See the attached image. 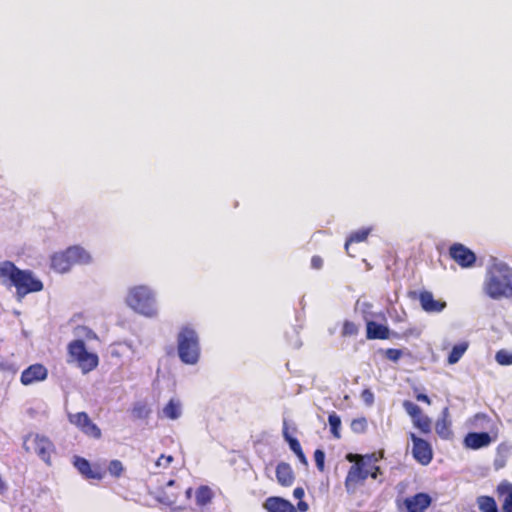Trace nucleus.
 <instances>
[{"label": "nucleus", "mask_w": 512, "mask_h": 512, "mask_svg": "<svg viewBox=\"0 0 512 512\" xmlns=\"http://www.w3.org/2000/svg\"><path fill=\"white\" fill-rule=\"evenodd\" d=\"M69 422L76 426L82 433L93 439H100L101 429L90 419L86 412H77L68 415Z\"/></svg>", "instance_id": "9b49d317"}, {"label": "nucleus", "mask_w": 512, "mask_h": 512, "mask_svg": "<svg viewBox=\"0 0 512 512\" xmlns=\"http://www.w3.org/2000/svg\"><path fill=\"white\" fill-rule=\"evenodd\" d=\"M361 397L367 405H372L374 402V394L370 389H364L361 393Z\"/></svg>", "instance_id": "79ce46f5"}, {"label": "nucleus", "mask_w": 512, "mask_h": 512, "mask_svg": "<svg viewBox=\"0 0 512 512\" xmlns=\"http://www.w3.org/2000/svg\"><path fill=\"white\" fill-rule=\"evenodd\" d=\"M450 413L449 408L445 407L440 417L437 419L435 423V430L438 436L442 439H450L453 436V431L451 429V421L449 419Z\"/></svg>", "instance_id": "6ab92c4d"}, {"label": "nucleus", "mask_w": 512, "mask_h": 512, "mask_svg": "<svg viewBox=\"0 0 512 512\" xmlns=\"http://www.w3.org/2000/svg\"><path fill=\"white\" fill-rule=\"evenodd\" d=\"M368 468V476L372 479H377L380 475H382L381 468L375 464V462H370Z\"/></svg>", "instance_id": "a19ab883"}, {"label": "nucleus", "mask_w": 512, "mask_h": 512, "mask_svg": "<svg viewBox=\"0 0 512 512\" xmlns=\"http://www.w3.org/2000/svg\"><path fill=\"white\" fill-rule=\"evenodd\" d=\"M107 469H108L109 474L115 478L121 477V475L124 472V466H123L122 462L117 459L110 461Z\"/></svg>", "instance_id": "473e14b6"}, {"label": "nucleus", "mask_w": 512, "mask_h": 512, "mask_svg": "<svg viewBox=\"0 0 512 512\" xmlns=\"http://www.w3.org/2000/svg\"><path fill=\"white\" fill-rule=\"evenodd\" d=\"M449 256L455 261L461 268H471L476 263L475 253L461 243H453L449 247Z\"/></svg>", "instance_id": "f8f14e48"}, {"label": "nucleus", "mask_w": 512, "mask_h": 512, "mask_svg": "<svg viewBox=\"0 0 512 512\" xmlns=\"http://www.w3.org/2000/svg\"><path fill=\"white\" fill-rule=\"evenodd\" d=\"M70 362H75L84 374L93 371L99 364L96 353L89 352L83 340L71 341L67 346Z\"/></svg>", "instance_id": "423d86ee"}, {"label": "nucleus", "mask_w": 512, "mask_h": 512, "mask_svg": "<svg viewBox=\"0 0 512 512\" xmlns=\"http://www.w3.org/2000/svg\"><path fill=\"white\" fill-rule=\"evenodd\" d=\"M367 428V421L365 418L354 419L351 422V429L356 433H363Z\"/></svg>", "instance_id": "e433bc0d"}, {"label": "nucleus", "mask_w": 512, "mask_h": 512, "mask_svg": "<svg viewBox=\"0 0 512 512\" xmlns=\"http://www.w3.org/2000/svg\"><path fill=\"white\" fill-rule=\"evenodd\" d=\"M174 461V458L172 455H165V454H162L159 456V458L156 460L155 462V465L156 467H160V468H168L171 463Z\"/></svg>", "instance_id": "58836bf2"}, {"label": "nucleus", "mask_w": 512, "mask_h": 512, "mask_svg": "<svg viewBox=\"0 0 512 512\" xmlns=\"http://www.w3.org/2000/svg\"><path fill=\"white\" fill-rule=\"evenodd\" d=\"M296 509H297V511L299 510L300 512H306L309 509V505H308L307 502L300 500L298 502V504H297V508Z\"/></svg>", "instance_id": "49530a36"}, {"label": "nucleus", "mask_w": 512, "mask_h": 512, "mask_svg": "<svg viewBox=\"0 0 512 512\" xmlns=\"http://www.w3.org/2000/svg\"><path fill=\"white\" fill-rule=\"evenodd\" d=\"M193 489L191 487L187 488L185 491V495L187 499H190L192 497Z\"/></svg>", "instance_id": "09e8293b"}, {"label": "nucleus", "mask_w": 512, "mask_h": 512, "mask_svg": "<svg viewBox=\"0 0 512 512\" xmlns=\"http://www.w3.org/2000/svg\"><path fill=\"white\" fill-rule=\"evenodd\" d=\"M164 416L175 420L181 415V404L179 401L171 399L163 408Z\"/></svg>", "instance_id": "bb28decb"}, {"label": "nucleus", "mask_w": 512, "mask_h": 512, "mask_svg": "<svg viewBox=\"0 0 512 512\" xmlns=\"http://www.w3.org/2000/svg\"><path fill=\"white\" fill-rule=\"evenodd\" d=\"M328 423L330 426L331 434L334 438L339 439L341 437L340 429H341V419L340 417L335 413L332 412L328 416Z\"/></svg>", "instance_id": "7c9ffc66"}, {"label": "nucleus", "mask_w": 512, "mask_h": 512, "mask_svg": "<svg viewBox=\"0 0 512 512\" xmlns=\"http://www.w3.org/2000/svg\"><path fill=\"white\" fill-rule=\"evenodd\" d=\"M385 357L388 360L397 362L403 355V351L396 348H388L384 351Z\"/></svg>", "instance_id": "4c0bfd02"}, {"label": "nucleus", "mask_w": 512, "mask_h": 512, "mask_svg": "<svg viewBox=\"0 0 512 512\" xmlns=\"http://www.w3.org/2000/svg\"><path fill=\"white\" fill-rule=\"evenodd\" d=\"M48 376L47 368L40 363L32 364L27 367L20 376V382L25 385H31L36 382L43 381Z\"/></svg>", "instance_id": "2eb2a0df"}, {"label": "nucleus", "mask_w": 512, "mask_h": 512, "mask_svg": "<svg viewBox=\"0 0 512 512\" xmlns=\"http://www.w3.org/2000/svg\"><path fill=\"white\" fill-rule=\"evenodd\" d=\"M468 346V342L466 341L454 345L448 355L447 362L449 364L457 363L467 351Z\"/></svg>", "instance_id": "a878e982"}, {"label": "nucleus", "mask_w": 512, "mask_h": 512, "mask_svg": "<svg viewBox=\"0 0 512 512\" xmlns=\"http://www.w3.org/2000/svg\"><path fill=\"white\" fill-rule=\"evenodd\" d=\"M495 360L499 365L502 366L512 365V352L501 349L496 352Z\"/></svg>", "instance_id": "2f4dec72"}, {"label": "nucleus", "mask_w": 512, "mask_h": 512, "mask_svg": "<svg viewBox=\"0 0 512 512\" xmlns=\"http://www.w3.org/2000/svg\"><path fill=\"white\" fill-rule=\"evenodd\" d=\"M421 308L427 313H439L443 311L447 303L443 300H436L432 292L423 290L418 294Z\"/></svg>", "instance_id": "dca6fc26"}, {"label": "nucleus", "mask_w": 512, "mask_h": 512, "mask_svg": "<svg viewBox=\"0 0 512 512\" xmlns=\"http://www.w3.org/2000/svg\"><path fill=\"white\" fill-rule=\"evenodd\" d=\"M314 460H315L317 469L320 472H324V470H325V453H324V451L321 449H316L314 452Z\"/></svg>", "instance_id": "c9c22d12"}, {"label": "nucleus", "mask_w": 512, "mask_h": 512, "mask_svg": "<svg viewBox=\"0 0 512 512\" xmlns=\"http://www.w3.org/2000/svg\"><path fill=\"white\" fill-rule=\"evenodd\" d=\"M175 485L174 480H169L166 484V488L159 494V501L165 505L173 506L177 503L178 492H169L168 489Z\"/></svg>", "instance_id": "b1692460"}, {"label": "nucleus", "mask_w": 512, "mask_h": 512, "mask_svg": "<svg viewBox=\"0 0 512 512\" xmlns=\"http://www.w3.org/2000/svg\"><path fill=\"white\" fill-rule=\"evenodd\" d=\"M282 434H283L284 439L288 442L290 449L294 453L300 452V450H302L300 442L296 438H294L290 435L288 423L286 420H284V422H283Z\"/></svg>", "instance_id": "c85d7f7f"}, {"label": "nucleus", "mask_w": 512, "mask_h": 512, "mask_svg": "<svg viewBox=\"0 0 512 512\" xmlns=\"http://www.w3.org/2000/svg\"><path fill=\"white\" fill-rule=\"evenodd\" d=\"M295 455L297 456L298 460L304 464V465H308V461H307V458L303 452V450H300V452H295Z\"/></svg>", "instance_id": "de8ad7c7"}, {"label": "nucleus", "mask_w": 512, "mask_h": 512, "mask_svg": "<svg viewBox=\"0 0 512 512\" xmlns=\"http://www.w3.org/2000/svg\"><path fill=\"white\" fill-rule=\"evenodd\" d=\"M477 504L481 512H499L496 501L491 496H479Z\"/></svg>", "instance_id": "cd10ccee"}, {"label": "nucleus", "mask_w": 512, "mask_h": 512, "mask_svg": "<svg viewBox=\"0 0 512 512\" xmlns=\"http://www.w3.org/2000/svg\"><path fill=\"white\" fill-rule=\"evenodd\" d=\"M493 439L487 432H470L463 440V444L466 448L472 450H478L489 446Z\"/></svg>", "instance_id": "f3484780"}, {"label": "nucleus", "mask_w": 512, "mask_h": 512, "mask_svg": "<svg viewBox=\"0 0 512 512\" xmlns=\"http://www.w3.org/2000/svg\"><path fill=\"white\" fill-rule=\"evenodd\" d=\"M74 466L86 479L102 480L105 476V470L99 464L92 465L87 459L76 456Z\"/></svg>", "instance_id": "4468645a"}, {"label": "nucleus", "mask_w": 512, "mask_h": 512, "mask_svg": "<svg viewBox=\"0 0 512 512\" xmlns=\"http://www.w3.org/2000/svg\"><path fill=\"white\" fill-rule=\"evenodd\" d=\"M0 283L6 287H15L18 296L39 292L43 283L34 277L32 271L21 270L11 261L0 262Z\"/></svg>", "instance_id": "f257e3e1"}, {"label": "nucleus", "mask_w": 512, "mask_h": 512, "mask_svg": "<svg viewBox=\"0 0 512 512\" xmlns=\"http://www.w3.org/2000/svg\"><path fill=\"white\" fill-rule=\"evenodd\" d=\"M357 333H358V327L354 322L346 320L343 323L342 336L350 337V336L356 335Z\"/></svg>", "instance_id": "f704fd0d"}, {"label": "nucleus", "mask_w": 512, "mask_h": 512, "mask_svg": "<svg viewBox=\"0 0 512 512\" xmlns=\"http://www.w3.org/2000/svg\"><path fill=\"white\" fill-rule=\"evenodd\" d=\"M305 495L304 489L302 487H296L293 491V496L296 499L301 500Z\"/></svg>", "instance_id": "a18cd8bd"}, {"label": "nucleus", "mask_w": 512, "mask_h": 512, "mask_svg": "<svg viewBox=\"0 0 512 512\" xmlns=\"http://www.w3.org/2000/svg\"><path fill=\"white\" fill-rule=\"evenodd\" d=\"M371 461L353 464L346 475L344 485L349 493H354L358 486L363 485L368 478V466Z\"/></svg>", "instance_id": "1a4fd4ad"}, {"label": "nucleus", "mask_w": 512, "mask_h": 512, "mask_svg": "<svg viewBox=\"0 0 512 512\" xmlns=\"http://www.w3.org/2000/svg\"><path fill=\"white\" fill-rule=\"evenodd\" d=\"M390 337L388 326L370 320L366 323V338L369 340H386Z\"/></svg>", "instance_id": "412c9836"}, {"label": "nucleus", "mask_w": 512, "mask_h": 512, "mask_svg": "<svg viewBox=\"0 0 512 512\" xmlns=\"http://www.w3.org/2000/svg\"><path fill=\"white\" fill-rule=\"evenodd\" d=\"M483 290L494 300L512 298V268L505 263H494L487 269Z\"/></svg>", "instance_id": "f03ea898"}, {"label": "nucleus", "mask_w": 512, "mask_h": 512, "mask_svg": "<svg viewBox=\"0 0 512 512\" xmlns=\"http://www.w3.org/2000/svg\"><path fill=\"white\" fill-rule=\"evenodd\" d=\"M409 438L413 443L412 456L415 461L423 466L429 465L434 455L431 444L413 432L409 434Z\"/></svg>", "instance_id": "9d476101"}, {"label": "nucleus", "mask_w": 512, "mask_h": 512, "mask_svg": "<svg viewBox=\"0 0 512 512\" xmlns=\"http://www.w3.org/2000/svg\"><path fill=\"white\" fill-rule=\"evenodd\" d=\"M431 503V496L427 493L420 492L405 498L401 504H398V508L400 510L404 509L405 512H424Z\"/></svg>", "instance_id": "ddd939ff"}, {"label": "nucleus", "mask_w": 512, "mask_h": 512, "mask_svg": "<svg viewBox=\"0 0 512 512\" xmlns=\"http://www.w3.org/2000/svg\"><path fill=\"white\" fill-rule=\"evenodd\" d=\"M500 448H501V446H499L497 448L498 455L494 459V462H493V466H494V468L496 470H500V469L504 468L506 466V463H507V456L504 455V454H500Z\"/></svg>", "instance_id": "ea45409f"}, {"label": "nucleus", "mask_w": 512, "mask_h": 512, "mask_svg": "<svg viewBox=\"0 0 512 512\" xmlns=\"http://www.w3.org/2000/svg\"><path fill=\"white\" fill-rule=\"evenodd\" d=\"M213 491L207 485H201L195 492L196 504L199 507H204L211 503L213 499Z\"/></svg>", "instance_id": "5701e85b"}, {"label": "nucleus", "mask_w": 512, "mask_h": 512, "mask_svg": "<svg viewBox=\"0 0 512 512\" xmlns=\"http://www.w3.org/2000/svg\"><path fill=\"white\" fill-rule=\"evenodd\" d=\"M92 258L88 251L83 247L74 245L64 251L56 252L51 256V268L57 273H66L72 266L86 265Z\"/></svg>", "instance_id": "20e7f679"}, {"label": "nucleus", "mask_w": 512, "mask_h": 512, "mask_svg": "<svg viewBox=\"0 0 512 512\" xmlns=\"http://www.w3.org/2000/svg\"><path fill=\"white\" fill-rule=\"evenodd\" d=\"M276 479L279 485L290 487L295 481L294 471L289 463L280 462L276 466Z\"/></svg>", "instance_id": "aec40b11"}, {"label": "nucleus", "mask_w": 512, "mask_h": 512, "mask_svg": "<svg viewBox=\"0 0 512 512\" xmlns=\"http://www.w3.org/2000/svg\"><path fill=\"white\" fill-rule=\"evenodd\" d=\"M369 233L370 229H361L350 234L345 243V250L349 256L355 257V255L350 252L351 244L365 241Z\"/></svg>", "instance_id": "393cba45"}, {"label": "nucleus", "mask_w": 512, "mask_h": 512, "mask_svg": "<svg viewBox=\"0 0 512 512\" xmlns=\"http://www.w3.org/2000/svg\"><path fill=\"white\" fill-rule=\"evenodd\" d=\"M346 459L349 461V462H354L355 463H364L366 461H377V458L375 457L374 454H370V455H359V454H352V453H349L347 454L346 456Z\"/></svg>", "instance_id": "72a5a7b5"}, {"label": "nucleus", "mask_w": 512, "mask_h": 512, "mask_svg": "<svg viewBox=\"0 0 512 512\" xmlns=\"http://www.w3.org/2000/svg\"><path fill=\"white\" fill-rule=\"evenodd\" d=\"M126 304L135 312L147 317H153L157 314L155 295L145 285L130 288L126 296Z\"/></svg>", "instance_id": "39448f33"}, {"label": "nucleus", "mask_w": 512, "mask_h": 512, "mask_svg": "<svg viewBox=\"0 0 512 512\" xmlns=\"http://www.w3.org/2000/svg\"><path fill=\"white\" fill-rule=\"evenodd\" d=\"M267 512H297L296 507L288 500L279 496H270L263 503Z\"/></svg>", "instance_id": "a211bd4d"}, {"label": "nucleus", "mask_w": 512, "mask_h": 512, "mask_svg": "<svg viewBox=\"0 0 512 512\" xmlns=\"http://www.w3.org/2000/svg\"><path fill=\"white\" fill-rule=\"evenodd\" d=\"M24 448L27 452L33 451L45 463L50 464L54 445L49 438L39 434L29 435L24 440Z\"/></svg>", "instance_id": "0eeeda50"}, {"label": "nucleus", "mask_w": 512, "mask_h": 512, "mask_svg": "<svg viewBox=\"0 0 512 512\" xmlns=\"http://www.w3.org/2000/svg\"><path fill=\"white\" fill-rule=\"evenodd\" d=\"M403 408L411 417L412 423L422 434H430L432 431V420L422 412V409L415 403L405 400Z\"/></svg>", "instance_id": "6e6552de"}, {"label": "nucleus", "mask_w": 512, "mask_h": 512, "mask_svg": "<svg viewBox=\"0 0 512 512\" xmlns=\"http://www.w3.org/2000/svg\"><path fill=\"white\" fill-rule=\"evenodd\" d=\"M177 350L180 360L195 365L200 358L201 348L198 333L190 326L181 327L177 335Z\"/></svg>", "instance_id": "7ed1b4c3"}, {"label": "nucleus", "mask_w": 512, "mask_h": 512, "mask_svg": "<svg viewBox=\"0 0 512 512\" xmlns=\"http://www.w3.org/2000/svg\"><path fill=\"white\" fill-rule=\"evenodd\" d=\"M150 413L151 410L148 405L142 402L135 403L131 410V414L134 419H147Z\"/></svg>", "instance_id": "c756f323"}, {"label": "nucleus", "mask_w": 512, "mask_h": 512, "mask_svg": "<svg viewBox=\"0 0 512 512\" xmlns=\"http://www.w3.org/2000/svg\"><path fill=\"white\" fill-rule=\"evenodd\" d=\"M323 259L318 256V255H314L312 258H311V267L313 269H316V270H319L323 267Z\"/></svg>", "instance_id": "37998d69"}, {"label": "nucleus", "mask_w": 512, "mask_h": 512, "mask_svg": "<svg viewBox=\"0 0 512 512\" xmlns=\"http://www.w3.org/2000/svg\"><path fill=\"white\" fill-rule=\"evenodd\" d=\"M415 397H416L417 401L424 402V403H426L428 405L431 404V400H430V398L426 394L418 393V394H416Z\"/></svg>", "instance_id": "c03bdc74"}, {"label": "nucleus", "mask_w": 512, "mask_h": 512, "mask_svg": "<svg viewBox=\"0 0 512 512\" xmlns=\"http://www.w3.org/2000/svg\"><path fill=\"white\" fill-rule=\"evenodd\" d=\"M497 494L499 498H503V512H512V484L503 481L497 486Z\"/></svg>", "instance_id": "4be33fe9"}]
</instances>
